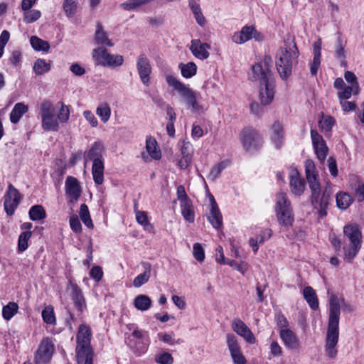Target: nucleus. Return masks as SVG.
Segmentation results:
<instances>
[{"instance_id": "31", "label": "nucleus", "mask_w": 364, "mask_h": 364, "mask_svg": "<svg viewBox=\"0 0 364 364\" xmlns=\"http://www.w3.org/2000/svg\"><path fill=\"white\" fill-rule=\"evenodd\" d=\"M336 205L342 210L347 209L353 201V198L346 192H341L336 194Z\"/></svg>"}, {"instance_id": "22", "label": "nucleus", "mask_w": 364, "mask_h": 364, "mask_svg": "<svg viewBox=\"0 0 364 364\" xmlns=\"http://www.w3.org/2000/svg\"><path fill=\"white\" fill-rule=\"evenodd\" d=\"M102 145L100 142H95L91 148L85 154V160H92L93 163L102 161Z\"/></svg>"}, {"instance_id": "18", "label": "nucleus", "mask_w": 364, "mask_h": 364, "mask_svg": "<svg viewBox=\"0 0 364 364\" xmlns=\"http://www.w3.org/2000/svg\"><path fill=\"white\" fill-rule=\"evenodd\" d=\"M305 181L302 178L299 173L296 171L290 176V188L291 192L296 195H301L305 189Z\"/></svg>"}, {"instance_id": "48", "label": "nucleus", "mask_w": 364, "mask_h": 364, "mask_svg": "<svg viewBox=\"0 0 364 364\" xmlns=\"http://www.w3.org/2000/svg\"><path fill=\"white\" fill-rule=\"evenodd\" d=\"M151 0H129L121 4V7L127 11H130L136 9L137 7L146 4Z\"/></svg>"}, {"instance_id": "28", "label": "nucleus", "mask_w": 364, "mask_h": 364, "mask_svg": "<svg viewBox=\"0 0 364 364\" xmlns=\"http://www.w3.org/2000/svg\"><path fill=\"white\" fill-rule=\"evenodd\" d=\"M95 40L97 44L105 45L109 47L113 46L111 41L108 38L107 33L103 31L102 25L100 22L97 24Z\"/></svg>"}, {"instance_id": "11", "label": "nucleus", "mask_w": 364, "mask_h": 364, "mask_svg": "<svg viewBox=\"0 0 364 364\" xmlns=\"http://www.w3.org/2000/svg\"><path fill=\"white\" fill-rule=\"evenodd\" d=\"M261 136L255 129H244L241 134V141L246 151L256 149L261 142Z\"/></svg>"}, {"instance_id": "9", "label": "nucleus", "mask_w": 364, "mask_h": 364, "mask_svg": "<svg viewBox=\"0 0 364 364\" xmlns=\"http://www.w3.org/2000/svg\"><path fill=\"white\" fill-rule=\"evenodd\" d=\"M54 347L50 338H46L42 340L35 355V364H46L52 356Z\"/></svg>"}, {"instance_id": "14", "label": "nucleus", "mask_w": 364, "mask_h": 364, "mask_svg": "<svg viewBox=\"0 0 364 364\" xmlns=\"http://www.w3.org/2000/svg\"><path fill=\"white\" fill-rule=\"evenodd\" d=\"M232 328L235 332L243 337L249 343L255 342V337L248 326L240 319L236 318L232 321Z\"/></svg>"}, {"instance_id": "52", "label": "nucleus", "mask_w": 364, "mask_h": 364, "mask_svg": "<svg viewBox=\"0 0 364 364\" xmlns=\"http://www.w3.org/2000/svg\"><path fill=\"white\" fill-rule=\"evenodd\" d=\"M24 21L27 23L37 21L41 17V12L38 10H28L24 13Z\"/></svg>"}, {"instance_id": "47", "label": "nucleus", "mask_w": 364, "mask_h": 364, "mask_svg": "<svg viewBox=\"0 0 364 364\" xmlns=\"http://www.w3.org/2000/svg\"><path fill=\"white\" fill-rule=\"evenodd\" d=\"M305 172L307 180L317 178L318 174L316 172V167L314 162L311 159H307L305 161Z\"/></svg>"}, {"instance_id": "21", "label": "nucleus", "mask_w": 364, "mask_h": 364, "mask_svg": "<svg viewBox=\"0 0 364 364\" xmlns=\"http://www.w3.org/2000/svg\"><path fill=\"white\" fill-rule=\"evenodd\" d=\"M70 284L73 290L71 296L75 303V306L80 311H82L85 308L86 304L82 291L76 284H73L70 282Z\"/></svg>"}, {"instance_id": "2", "label": "nucleus", "mask_w": 364, "mask_h": 364, "mask_svg": "<svg viewBox=\"0 0 364 364\" xmlns=\"http://www.w3.org/2000/svg\"><path fill=\"white\" fill-rule=\"evenodd\" d=\"M340 304L337 296L332 294L329 299V318L327 327L325 348L331 358H336L337 350L336 346L339 337Z\"/></svg>"}, {"instance_id": "6", "label": "nucleus", "mask_w": 364, "mask_h": 364, "mask_svg": "<svg viewBox=\"0 0 364 364\" xmlns=\"http://www.w3.org/2000/svg\"><path fill=\"white\" fill-rule=\"evenodd\" d=\"M166 80L169 86L173 87L178 92L186 105L188 107H191L193 112H200L203 110V107L198 103L195 92L191 89L178 80L173 75H167Z\"/></svg>"}, {"instance_id": "33", "label": "nucleus", "mask_w": 364, "mask_h": 364, "mask_svg": "<svg viewBox=\"0 0 364 364\" xmlns=\"http://www.w3.org/2000/svg\"><path fill=\"white\" fill-rule=\"evenodd\" d=\"M181 213L186 220L192 223L194 221V211L191 200H186L181 203Z\"/></svg>"}, {"instance_id": "57", "label": "nucleus", "mask_w": 364, "mask_h": 364, "mask_svg": "<svg viewBox=\"0 0 364 364\" xmlns=\"http://www.w3.org/2000/svg\"><path fill=\"white\" fill-rule=\"evenodd\" d=\"M136 221L139 224L144 226L145 228H146V227L151 226L148 220L147 215L145 212L139 210L136 211Z\"/></svg>"}, {"instance_id": "38", "label": "nucleus", "mask_w": 364, "mask_h": 364, "mask_svg": "<svg viewBox=\"0 0 364 364\" xmlns=\"http://www.w3.org/2000/svg\"><path fill=\"white\" fill-rule=\"evenodd\" d=\"M50 70V65L43 59H38L33 65V70L37 75H41Z\"/></svg>"}, {"instance_id": "46", "label": "nucleus", "mask_w": 364, "mask_h": 364, "mask_svg": "<svg viewBox=\"0 0 364 364\" xmlns=\"http://www.w3.org/2000/svg\"><path fill=\"white\" fill-rule=\"evenodd\" d=\"M77 6V0H64L63 9L68 17L74 16Z\"/></svg>"}, {"instance_id": "54", "label": "nucleus", "mask_w": 364, "mask_h": 364, "mask_svg": "<svg viewBox=\"0 0 364 364\" xmlns=\"http://www.w3.org/2000/svg\"><path fill=\"white\" fill-rule=\"evenodd\" d=\"M69 117L70 111L68 107L66 105H65L63 102H61V107L59 110V113L57 117L58 120L64 123L69 119Z\"/></svg>"}, {"instance_id": "17", "label": "nucleus", "mask_w": 364, "mask_h": 364, "mask_svg": "<svg viewBox=\"0 0 364 364\" xmlns=\"http://www.w3.org/2000/svg\"><path fill=\"white\" fill-rule=\"evenodd\" d=\"M280 337L284 345L290 349H298L300 342L296 335L290 329H282L279 331Z\"/></svg>"}, {"instance_id": "3", "label": "nucleus", "mask_w": 364, "mask_h": 364, "mask_svg": "<svg viewBox=\"0 0 364 364\" xmlns=\"http://www.w3.org/2000/svg\"><path fill=\"white\" fill-rule=\"evenodd\" d=\"M298 56L299 50L294 38L289 36L284 41V48H281L276 62L277 71L282 80H287L291 75L293 63Z\"/></svg>"}, {"instance_id": "36", "label": "nucleus", "mask_w": 364, "mask_h": 364, "mask_svg": "<svg viewBox=\"0 0 364 364\" xmlns=\"http://www.w3.org/2000/svg\"><path fill=\"white\" fill-rule=\"evenodd\" d=\"M29 217L32 220H39L46 218V213L42 205H35L29 210Z\"/></svg>"}, {"instance_id": "58", "label": "nucleus", "mask_w": 364, "mask_h": 364, "mask_svg": "<svg viewBox=\"0 0 364 364\" xmlns=\"http://www.w3.org/2000/svg\"><path fill=\"white\" fill-rule=\"evenodd\" d=\"M355 197L358 202L364 200V183L358 182L355 188Z\"/></svg>"}, {"instance_id": "5", "label": "nucleus", "mask_w": 364, "mask_h": 364, "mask_svg": "<svg viewBox=\"0 0 364 364\" xmlns=\"http://www.w3.org/2000/svg\"><path fill=\"white\" fill-rule=\"evenodd\" d=\"M343 233L350 242L349 247H343L344 259L351 263L361 248L362 233L356 224L345 225Z\"/></svg>"}, {"instance_id": "4", "label": "nucleus", "mask_w": 364, "mask_h": 364, "mask_svg": "<svg viewBox=\"0 0 364 364\" xmlns=\"http://www.w3.org/2000/svg\"><path fill=\"white\" fill-rule=\"evenodd\" d=\"M92 331L86 324L80 325L76 336L77 364H93L94 351L90 346Z\"/></svg>"}, {"instance_id": "34", "label": "nucleus", "mask_w": 364, "mask_h": 364, "mask_svg": "<svg viewBox=\"0 0 364 364\" xmlns=\"http://www.w3.org/2000/svg\"><path fill=\"white\" fill-rule=\"evenodd\" d=\"M96 114L100 117L101 120L104 123H106L110 118L111 108L106 102L100 103L97 107Z\"/></svg>"}, {"instance_id": "29", "label": "nucleus", "mask_w": 364, "mask_h": 364, "mask_svg": "<svg viewBox=\"0 0 364 364\" xmlns=\"http://www.w3.org/2000/svg\"><path fill=\"white\" fill-rule=\"evenodd\" d=\"M41 122L44 131L57 132L59 129V123L55 114L41 118Z\"/></svg>"}, {"instance_id": "53", "label": "nucleus", "mask_w": 364, "mask_h": 364, "mask_svg": "<svg viewBox=\"0 0 364 364\" xmlns=\"http://www.w3.org/2000/svg\"><path fill=\"white\" fill-rule=\"evenodd\" d=\"M309 188L311 189V198L316 196V195L320 194L321 188H320V183L317 179V178H312L307 180Z\"/></svg>"}, {"instance_id": "1", "label": "nucleus", "mask_w": 364, "mask_h": 364, "mask_svg": "<svg viewBox=\"0 0 364 364\" xmlns=\"http://www.w3.org/2000/svg\"><path fill=\"white\" fill-rule=\"evenodd\" d=\"M272 58L265 55L262 62L252 67L251 78L260 82L259 99L261 104L267 105L272 102L274 95V84L272 81Z\"/></svg>"}, {"instance_id": "8", "label": "nucleus", "mask_w": 364, "mask_h": 364, "mask_svg": "<svg viewBox=\"0 0 364 364\" xmlns=\"http://www.w3.org/2000/svg\"><path fill=\"white\" fill-rule=\"evenodd\" d=\"M332 191L330 187H326L322 193L311 198V203L314 209L317 210L320 218L327 215V209L331 200Z\"/></svg>"}, {"instance_id": "62", "label": "nucleus", "mask_w": 364, "mask_h": 364, "mask_svg": "<svg viewBox=\"0 0 364 364\" xmlns=\"http://www.w3.org/2000/svg\"><path fill=\"white\" fill-rule=\"evenodd\" d=\"M177 198L178 200L181 202V203H184L186 200H191L186 192L185 188L183 186L180 185L177 187Z\"/></svg>"}, {"instance_id": "45", "label": "nucleus", "mask_w": 364, "mask_h": 364, "mask_svg": "<svg viewBox=\"0 0 364 364\" xmlns=\"http://www.w3.org/2000/svg\"><path fill=\"white\" fill-rule=\"evenodd\" d=\"M42 318L47 324H54L55 323V316L52 306H47L43 310Z\"/></svg>"}, {"instance_id": "16", "label": "nucleus", "mask_w": 364, "mask_h": 364, "mask_svg": "<svg viewBox=\"0 0 364 364\" xmlns=\"http://www.w3.org/2000/svg\"><path fill=\"white\" fill-rule=\"evenodd\" d=\"M66 193L71 198L70 202H76L80 196L81 190L79 182L76 178L68 176L65 181Z\"/></svg>"}, {"instance_id": "59", "label": "nucleus", "mask_w": 364, "mask_h": 364, "mask_svg": "<svg viewBox=\"0 0 364 364\" xmlns=\"http://www.w3.org/2000/svg\"><path fill=\"white\" fill-rule=\"evenodd\" d=\"M90 275L96 282L100 281L103 276V272L102 268L99 266L93 267L90 270Z\"/></svg>"}, {"instance_id": "64", "label": "nucleus", "mask_w": 364, "mask_h": 364, "mask_svg": "<svg viewBox=\"0 0 364 364\" xmlns=\"http://www.w3.org/2000/svg\"><path fill=\"white\" fill-rule=\"evenodd\" d=\"M230 355L235 364H245L247 363V360L245 356L242 354L241 350L232 353Z\"/></svg>"}, {"instance_id": "42", "label": "nucleus", "mask_w": 364, "mask_h": 364, "mask_svg": "<svg viewBox=\"0 0 364 364\" xmlns=\"http://www.w3.org/2000/svg\"><path fill=\"white\" fill-rule=\"evenodd\" d=\"M150 274L151 265L149 264L148 267L146 268V270L143 273L139 274L136 277H135V279L133 281V285L135 287H140L141 286H142L149 281L150 278Z\"/></svg>"}, {"instance_id": "12", "label": "nucleus", "mask_w": 364, "mask_h": 364, "mask_svg": "<svg viewBox=\"0 0 364 364\" xmlns=\"http://www.w3.org/2000/svg\"><path fill=\"white\" fill-rule=\"evenodd\" d=\"M93 55L96 60L102 65L118 66L121 65L124 61L123 57L119 55H117L114 57V61H109L112 58H111V55L104 48L95 49Z\"/></svg>"}, {"instance_id": "37", "label": "nucleus", "mask_w": 364, "mask_h": 364, "mask_svg": "<svg viewBox=\"0 0 364 364\" xmlns=\"http://www.w3.org/2000/svg\"><path fill=\"white\" fill-rule=\"evenodd\" d=\"M181 75L186 78H190L196 74L197 66L193 62H189L187 64L180 65Z\"/></svg>"}, {"instance_id": "24", "label": "nucleus", "mask_w": 364, "mask_h": 364, "mask_svg": "<svg viewBox=\"0 0 364 364\" xmlns=\"http://www.w3.org/2000/svg\"><path fill=\"white\" fill-rule=\"evenodd\" d=\"M28 111V107L27 105L22 102L16 103L10 114L11 122L14 124L18 123L23 114L26 113Z\"/></svg>"}, {"instance_id": "39", "label": "nucleus", "mask_w": 364, "mask_h": 364, "mask_svg": "<svg viewBox=\"0 0 364 364\" xmlns=\"http://www.w3.org/2000/svg\"><path fill=\"white\" fill-rule=\"evenodd\" d=\"M18 306L15 302H9L2 309V316L4 319L10 320L18 311Z\"/></svg>"}, {"instance_id": "41", "label": "nucleus", "mask_w": 364, "mask_h": 364, "mask_svg": "<svg viewBox=\"0 0 364 364\" xmlns=\"http://www.w3.org/2000/svg\"><path fill=\"white\" fill-rule=\"evenodd\" d=\"M230 164L229 161H223L215 165L210 171L208 175V178L213 181L219 177L221 171L224 170Z\"/></svg>"}, {"instance_id": "10", "label": "nucleus", "mask_w": 364, "mask_h": 364, "mask_svg": "<svg viewBox=\"0 0 364 364\" xmlns=\"http://www.w3.org/2000/svg\"><path fill=\"white\" fill-rule=\"evenodd\" d=\"M21 201V195L18 191L9 184L7 193L4 196V209L9 215L14 213L15 209L17 208Z\"/></svg>"}, {"instance_id": "25", "label": "nucleus", "mask_w": 364, "mask_h": 364, "mask_svg": "<svg viewBox=\"0 0 364 364\" xmlns=\"http://www.w3.org/2000/svg\"><path fill=\"white\" fill-rule=\"evenodd\" d=\"M303 294L306 302L313 310L318 309V298L312 287L309 286L306 287L303 290Z\"/></svg>"}, {"instance_id": "40", "label": "nucleus", "mask_w": 364, "mask_h": 364, "mask_svg": "<svg viewBox=\"0 0 364 364\" xmlns=\"http://www.w3.org/2000/svg\"><path fill=\"white\" fill-rule=\"evenodd\" d=\"M80 217L83 223L89 228H93V223L90 218L88 207L86 204H82L80 208Z\"/></svg>"}, {"instance_id": "13", "label": "nucleus", "mask_w": 364, "mask_h": 364, "mask_svg": "<svg viewBox=\"0 0 364 364\" xmlns=\"http://www.w3.org/2000/svg\"><path fill=\"white\" fill-rule=\"evenodd\" d=\"M136 68L141 82L144 85L148 86L149 85V75L151 73V67L149 59L144 54L139 56Z\"/></svg>"}, {"instance_id": "56", "label": "nucleus", "mask_w": 364, "mask_h": 364, "mask_svg": "<svg viewBox=\"0 0 364 364\" xmlns=\"http://www.w3.org/2000/svg\"><path fill=\"white\" fill-rule=\"evenodd\" d=\"M70 225L71 229L76 233L82 231V225L76 215H73L70 218Z\"/></svg>"}, {"instance_id": "63", "label": "nucleus", "mask_w": 364, "mask_h": 364, "mask_svg": "<svg viewBox=\"0 0 364 364\" xmlns=\"http://www.w3.org/2000/svg\"><path fill=\"white\" fill-rule=\"evenodd\" d=\"M276 321H277V326L280 328V330L286 329L289 326V322H288L287 319L281 313L278 314L276 316Z\"/></svg>"}, {"instance_id": "32", "label": "nucleus", "mask_w": 364, "mask_h": 364, "mask_svg": "<svg viewBox=\"0 0 364 364\" xmlns=\"http://www.w3.org/2000/svg\"><path fill=\"white\" fill-rule=\"evenodd\" d=\"M30 43L33 48L38 51L48 52L50 49V44L48 41L35 36L31 37Z\"/></svg>"}, {"instance_id": "26", "label": "nucleus", "mask_w": 364, "mask_h": 364, "mask_svg": "<svg viewBox=\"0 0 364 364\" xmlns=\"http://www.w3.org/2000/svg\"><path fill=\"white\" fill-rule=\"evenodd\" d=\"M146 149L150 156L155 160H159L161 157V153L157 146L156 141L152 138L149 137L146 141Z\"/></svg>"}, {"instance_id": "49", "label": "nucleus", "mask_w": 364, "mask_h": 364, "mask_svg": "<svg viewBox=\"0 0 364 364\" xmlns=\"http://www.w3.org/2000/svg\"><path fill=\"white\" fill-rule=\"evenodd\" d=\"M227 345L230 354L240 350L236 337L232 334L227 335Z\"/></svg>"}, {"instance_id": "61", "label": "nucleus", "mask_w": 364, "mask_h": 364, "mask_svg": "<svg viewBox=\"0 0 364 364\" xmlns=\"http://www.w3.org/2000/svg\"><path fill=\"white\" fill-rule=\"evenodd\" d=\"M353 92L355 95V87L347 86L342 92L338 93V97L340 100H347L350 97Z\"/></svg>"}, {"instance_id": "15", "label": "nucleus", "mask_w": 364, "mask_h": 364, "mask_svg": "<svg viewBox=\"0 0 364 364\" xmlns=\"http://www.w3.org/2000/svg\"><path fill=\"white\" fill-rule=\"evenodd\" d=\"M210 48V46L208 43H202L198 39L191 41L190 50L193 55L198 59H207L209 57V52L208 50Z\"/></svg>"}, {"instance_id": "7", "label": "nucleus", "mask_w": 364, "mask_h": 364, "mask_svg": "<svg viewBox=\"0 0 364 364\" xmlns=\"http://www.w3.org/2000/svg\"><path fill=\"white\" fill-rule=\"evenodd\" d=\"M277 217L279 225L289 228L294 221L291 213L290 202L288 200L286 194L280 193L277 197L276 205Z\"/></svg>"}, {"instance_id": "27", "label": "nucleus", "mask_w": 364, "mask_h": 364, "mask_svg": "<svg viewBox=\"0 0 364 364\" xmlns=\"http://www.w3.org/2000/svg\"><path fill=\"white\" fill-rule=\"evenodd\" d=\"M208 219L214 228L219 229L221 228L223 225V217L218 205L210 208V213L208 216Z\"/></svg>"}, {"instance_id": "43", "label": "nucleus", "mask_w": 364, "mask_h": 364, "mask_svg": "<svg viewBox=\"0 0 364 364\" xmlns=\"http://www.w3.org/2000/svg\"><path fill=\"white\" fill-rule=\"evenodd\" d=\"M314 148L318 159L323 162L326 159L328 152V149L325 141L314 145Z\"/></svg>"}, {"instance_id": "19", "label": "nucleus", "mask_w": 364, "mask_h": 364, "mask_svg": "<svg viewBox=\"0 0 364 364\" xmlns=\"http://www.w3.org/2000/svg\"><path fill=\"white\" fill-rule=\"evenodd\" d=\"M254 26H245L240 32H235L232 40L237 44H242L252 38Z\"/></svg>"}, {"instance_id": "55", "label": "nucleus", "mask_w": 364, "mask_h": 364, "mask_svg": "<svg viewBox=\"0 0 364 364\" xmlns=\"http://www.w3.org/2000/svg\"><path fill=\"white\" fill-rule=\"evenodd\" d=\"M193 256L198 262H203L205 259V253L203 247L199 243L193 245Z\"/></svg>"}, {"instance_id": "50", "label": "nucleus", "mask_w": 364, "mask_h": 364, "mask_svg": "<svg viewBox=\"0 0 364 364\" xmlns=\"http://www.w3.org/2000/svg\"><path fill=\"white\" fill-rule=\"evenodd\" d=\"M155 362L158 364H173V358L169 353L165 352L156 355Z\"/></svg>"}, {"instance_id": "20", "label": "nucleus", "mask_w": 364, "mask_h": 364, "mask_svg": "<svg viewBox=\"0 0 364 364\" xmlns=\"http://www.w3.org/2000/svg\"><path fill=\"white\" fill-rule=\"evenodd\" d=\"M271 139L277 149H279L283 143L284 132L282 124L275 122L271 129Z\"/></svg>"}, {"instance_id": "51", "label": "nucleus", "mask_w": 364, "mask_h": 364, "mask_svg": "<svg viewBox=\"0 0 364 364\" xmlns=\"http://www.w3.org/2000/svg\"><path fill=\"white\" fill-rule=\"evenodd\" d=\"M344 77L348 82L352 85L351 86L355 87V95H357L359 92V85L355 75L351 71H346Z\"/></svg>"}, {"instance_id": "44", "label": "nucleus", "mask_w": 364, "mask_h": 364, "mask_svg": "<svg viewBox=\"0 0 364 364\" xmlns=\"http://www.w3.org/2000/svg\"><path fill=\"white\" fill-rule=\"evenodd\" d=\"M32 235L31 231H25L21 233L18 237V250L23 252L28 248V241Z\"/></svg>"}, {"instance_id": "35", "label": "nucleus", "mask_w": 364, "mask_h": 364, "mask_svg": "<svg viewBox=\"0 0 364 364\" xmlns=\"http://www.w3.org/2000/svg\"><path fill=\"white\" fill-rule=\"evenodd\" d=\"M40 109L41 118L55 114L54 105L47 99L41 102Z\"/></svg>"}, {"instance_id": "60", "label": "nucleus", "mask_w": 364, "mask_h": 364, "mask_svg": "<svg viewBox=\"0 0 364 364\" xmlns=\"http://www.w3.org/2000/svg\"><path fill=\"white\" fill-rule=\"evenodd\" d=\"M344 44L341 38L339 36L337 40L336 49V57L341 59H343L345 58V52H344Z\"/></svg>"}, {"instance_id": "23", "label": "nucleus", "mask_w": 364, "mask_h": 364, "mask_svg": "<svg viewBox=\"0 0 364 364\" xmlns=\"http://www.w3.org/2000/svg\"><path fill=\"white\" fill-rule=\"evenodd\" d=\"M104 163L102 161H97L92 164V174L93 180L97 185H101L104 181Z\"/></svg>"}, {"instance_id": "30", "label": "nucleus", "mask_w": 364, "mask_h": 364, "mask_svg": "<svg viewBox=\"0 0 364 364\" xmlns=\"http://www.w3.org/2000/svg\"><path fill=\"white\" fill-rule=\"evenodd\" d=\"M134 305L138 310L142 311H146L151 306V300L148 296L140 294L135 297L134 300Z\"/></svg>"}]
</instances>
